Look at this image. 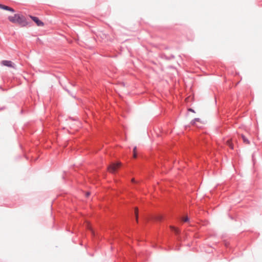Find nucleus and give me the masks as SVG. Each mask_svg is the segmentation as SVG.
Wrapping results in <instances>:
<instances>
[{"label":"nucleus","instance_id":"nucleus-1","mask_svg":"<svg viewBox=\"0 0 262 262\" xmlns=\"http://www.w3.org/2000/svg\"><path fill=\"white\" fill-rule=\"evenodd\" d=\"M8 19L13 24H17L21 27L31 26L32 24L31 21H28L26 17L20 13L15 14L14 16H9Z\"/></svg>","mask_w":262,"mask_h":262},{"label":"nucleus","instance_id":"nucleus-2","mask_svg":"<svg viewBox=\"0 0 262 262\" xmlns=\"http://www.w3.org/2000/svg\"><path fill=\"white\" fill-rule=\"evenodd\" d=\"M1 64L3 66L16 69V64L11 60H3L1 61Z\"/></svg>","mask_w":262,"mask_h":262},{"label":"nucleus","instance_id":"nucleus-3","mask_svg":"<svg viewBox=\"0 0 262 262\" xmlns=\"http://www.w3.org/2000/svg\"><path fill=\"white\" fill-rule=\"evenodd\" d=\"M29 16L37 26L42 27L44 26L43 22L38 17L33 15H29Z\"/></svg>","mask_w":262,"mask_h":262},{"label":"nucleus","instance_id":"nucleus-4","mask_svg":"<svg viewBox=\"0 0 262 262\" xmlns=\"http://www.w3.org/2000/svg\"><path fill=\"white\" fill-rule=\"evenodd\" d=\"M178 220L181 223L183 224L184 223L189 222L190 218L187 216V215L183 214L179 216Z\"/></svg>","mask_w":262,"mask_h":262},{"label":"nucleus","instance_id":"nucleus-5","mask_svg":"<svg viewBox=\"0 0 262 262\" xmlns=\"http://www.w3.org/2000/svg\"><path fill=\"white\" fill-rule=\"evenodd\" d=\"M121 166V165L120 163L114 164L113 165L111 166V167H110V171L111 172L113 173H116L118 172Z\"/></svg>","mask_w":262,"mask_h":262},{"label":"nucleus","instance_id":"nucleus-6","mask_svg":"<svg viewBox=\"0 0 262 262\" xmlns=\"http://www.w3.org/2000/svg\"><path fill=\"white\" fill-rule=\"evenodd\" d=\"M161 57L162 58L165 59L167 60H169L174 58V56L172 54H171L169 56H168L166 55L163 54L161 55Z\"/></svg>","mask_w":262,"mask_h":262},{"label":"nucleus","instance_id":"nucleus-7","mask_svg":"<svg viewBox=\"0 0 262 262\" xmlns=\"http://www.w3.org/2000/svg\"><path fill=\"white\" fill-rule=\"evenodd\" d=\"M133 157L134 159H137L139 157L138 153L137 151V147L135 146L133 148Z\"/></svg>","mask_w":262,"mask_h":262},{"label":"nucleus","instance_id":"nucleus-8","mask_svg":"<svg viewBox=\"0 0 262 262\" xmlns=\"http://www.w3.org/2000/svg\"><path fill=\"white\" fill-rule=\"evenodd\" d=\"M201 119L199 118H195L192 120L190 122V124L192 125H194L197 122H200Z\"/></svg>","mask_w":262,"mask_h":262},{"label":"nucleus","instance_id":"nucleus-9","mask_svg":"<svg viewBox=\"0 0 262 262\" xmlns=\"http://www.w3.org/2000/svg\"><path fill=\"white\" fill-rule=\"evenodd\" d=\"M242 138L244 143L248 144H250V141L244 135H242Z\"/></svg>","mask_w":262,"mask_h":262},{"label":"nucleus","instance_id":"nucleus-10","mask_svg":"<svg viewBox=\"0 0 262 262\" xmlns=\"http://www.w3.org/2000/svg\"><path fill=\"white\" fill-rule=\"evenodd\" d=\"M8 8H9V6L0 4V9L7 11V10L8 9Z\"/></svg>","mask_w":262,"mask_h":262},{"label":"nucleus","instance_id":"nucleus-11","mask_svg":"<svg viewBox=\"0 0 262 262\" xmlns=\"http://www.w3.org/2000/svg\"><path fill=\"white\" fill-rule=\"evenodd\" d=\"M65 90L68 93L69 95H70L72 97L75 98V96H74L68 89H65Z\"/></svg>","mask_w":262,"mask_h":262},{"label":"nucleus","instance_id":"nucleus-12","mask_svg":"<svg viewBox=\"0 0 262 262\" xmlns=\"http://www.w3.org/2000/svg\"><path fill=\"white\" fill-rule=\"evenodd\" d=\"M7 11H10L11 12H15V10L13 8H12L11 7H9L8 9L7 10Z\"/></svg>","mask_w":262,"mask_h":262},{"label":"nucleus","instance_id":"nucleus-13","mask_svg":"<svg viewBox=\"0 0 262 262\" xmlns=\"http://www.w3.org/2000/svg\"><path fill=\"white\" fill-rule=\"evenodd\" d=\"M90 194H91L90 192L88 191V192H85V196L86 198H89V196L90 195Z\"/></svg>","mask_w":262,"mask_h":262},{"label":"nucleus","instance_id":"nucleus-14","mask_svg":"<svg viewBox=\"0 0 262 262\" xmlns=\"http://www.w3.org/2000/svg\"><path fill=\"white\" fill-rule=\"evenodd\" d=\"M188 112H192V113H195V111H194L193 108H190H190H188Z\"/></svg>","mask_w":262,"mask_h":262},{"label":"nucleus","instance_id":"nucleus-15","mask_svg":"<svg viewBox=\"0 0 262 262\" xmlns=\"http://www.w3.org/2000/svg\"><path fill=\"white\" fill-rule=\"evenodd\" d=\"M5 109H6V107L5 106L1 107H0V111H3V110H4Z\"/></svg>","mask_w":262,"mask_h":262},{"label":"nucleus","instance_id":"nucleus-16","mask_svg":"<svg viewBox=\"0 0 262 262\" xmlns=\"http://www.w3.org/2000/svg\"><path fill=\"white\" fill-rule=\"evenodd\" d=\"M23 112H24V111H23V110H22L21 111V112H20V113H21V114H23Z\"/></svg>","mask_w":262,"mask_h":262},{"label":"nucleus","instance_id":"nucleus-17","mask_svg":"<svg viewBox=\"0 0 262 262\" xmlns=\"http://www.w3.org/2000/svg\"><path fill=\"white\" fill-rule=\"evenodd\" d=\"M70 119H72L73 120H75L74 119H73L72 117H70Z\"/></svg>","mask_w":262,"mask_h":262}]
</instances>
